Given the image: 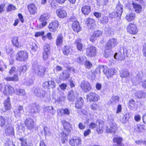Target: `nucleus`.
<instances>
[{
	"label": "nucleus",
	"instance_id": "69168bd1",
	"mask_svg": "<svg viewBox=\"0 0 146 146\" xmlns=\"http://www.w3.org/2000/svg\"><path fill=\"white\" fill-rule=\"evenodd\" d=\"M49 53L43 52L42 56L44 60H46L48 59V54Z\"/></svg>",
	"mask_w": 146,
	"mask_h": 146
},
{
	"label": "nucleus",
	"instance_id": "6e6d98bb",
	"mask_svg": "<svg viewBox=\"0 0 146 146\" xmlns=\"http://www.w3.org/2000/svg\"><path fill=\"white\" fill-rule=\"evenodd\" d=\"M84 64L85 65L86 67L88 68H90L92 66V64L91 62L86 60L85 62L84 63Z\"/></svg>",
	"mask_w": 146,
	"mask_h": 146
},
{
	"label": "nucleus",
	"instance_id": "412c9836",
	"mask_svg": "<svg viewBox=\"0 0 146 146\" xmlns=\"http://www.w3.org/2000/svg\"><path fill=\"white\" fill-rule=\"evenodd\" d=\"M86 23L89 28L93 29L96 27L95 21L92 18L87 19L86 21Z\"/></svg>",
	"mask_w": 146,
	"mask_h": 146
},
{
	"label": "nucleus",
	"instance_id": "2eb2a0df",
	"mask_svg": "<svg viewBox=\"0 0 146 146\" xmlns=\"http://www.w3.org/2000/svg\"><path fill=\"white\" fill-rule=\"evenodd\" d=\"M56 13L58 17L60 19L66 18L67 16L66 11L62 8H60L57 9Z\"/></svg>",
	"mask_w": 146,
	"mask_h": 146
},
{
	"label": "nucleus",
	"instance_id": "864d4df0",
	"mask_svg": "<svg viewBox=\"0 0 146 146\" xmlns=\"http://www.w3.org/2000/svg\"><path fill=\"white\" fill-rule=\"evenodd\" d=\"M5 119L2 116H0V126L2 127L5 125Z\"/></svg>",
	"mask_w": 146,
	"mask_h": 146
},
{
	"label": "nucleus",
	"instance_id": "de8ad7c7",
	"mask_svg": "<svg viewBox=\"0 0 146 146\" xmlns=\"http://www.w3.org/2000/svg\"><path fill=\"white\" fill-rule=\"evenodd\" d=\"M63 52L64 54L66 55H68L70 53V47L68 46H66L63 49Z\"/></svg>",
	"mask_w": 146,
	"mask_h": 146
},
{
	"label": "nucleus",
	"instance_id": "f257e3e1",
	"mask_svg": "<svg viewBox=\"0 0 146 146\" xmlns=\"http://www.w3.org/2000/svg\"><path fill=\"white\" fill-rule=\"evenodd\" d=\"M62 122L64 123V132L61 133L60 137L63 140L62 143H64L65 141L67 139V135L70 134V130L72 129L71 124L68 122H66L65 120L62 121Z\"/></svg>",
	"mask_w": 146,
	"mask_h": 146
},
{
	"label": "nucleus",
	"instance_id": "b1692460",
	"mask_svg": "<svg viewBox=\"0 0 146 146\" xmlns=\"http://www.w3.org/2000/svg\"><path fill=\"white\" fill-rule=\"evenodd\" d=\"M82 39L79 38L77 39L74 42L76 44L77 49L80 51H83V48H84L83 45L81 43Z\"/></svg>",
	"mask_w": 146,
	"mask_h": 146
},
{
	"label": "nucleus",
	"instance_id": "1a4fd4ad",
	"mask_svg": "<svg viewBox=\"0 0 146 146\" xmlns=\"http://www.w3.org/2000/svg\"><path fill=\"white\" fill-rule=\"evenodd\" d=\"M127 32L130 34L134 35L138 32L136 25L134 24L129 23L127 27Z\"/></svg>",
	"mask_w": 146,
	"mask_h": 146
},
{
	"label": "nucleus",
	"instance_id": "0eeeda50",
	"mask_svg": "<svg viewBox=\"0 0 146 146\" xmlns=\"http://www.w3.org/2000/svg\"><path fill=\"white\" fill-rule=\"evenodd\" d=\"M50 17L48 13H44L41 15L40 17L39 20L41 22L40 24L38 25V27L39 28L41 29L44 27L47 23L45 20L48 19Z\"/></svg>",
	"mask_w": 146,
	"mask_h": 146
},
{
	"label": "nucleus",
	"instance_id": "338daca9",
	"mask_svg": "<svg viewBox=\"0 0 146 146\" xmlns=\"http://www.w3.org/2000/svg\"><path fill=\"white\" fill-rule=\"evenodd\" d=\"M16 71V68L15 67H12L9 72V73L11 75L13 73H14Z\"/></svg>",
	"mask_w": 146,
	"mask_h": 146
},
{
	"label": "nucleus",
	"instance_id": "e433bc0d",
	"mask_svg": "<svg viewBox=\"0 0 146 146\" xmlns=\"http://www.w3.org/2000/svg\"><path fill=\"white\" fill-rule=\"evenodd\" d=\"M104 30L105 33L108 35H111L113 33V29L109 26L106 27Z\"/></svg>",
	"mask_w": 146,
	"mask_h": 146
},
{
	"label": "nucleus",
	"instance_id": "c03bdc74",
	"mask_svg": "<svg viewBox=\"0 0 146 146\" xmlns=\"http://www.w3.org/2000/svg\"><path fill=\"white\" fill-rule=\"evenodd\" d=\"M100 69H102L103 73L107 76L108 74V68L106 66H104L102 65H100Z\"/></svg>",
	"mask_w": 146,
	"mask_h": 146
},
{
	"label": "nucleus",
	"instance_id": "2f4dec72",
	"mask_svg": "<svg viewBox=\"0 0 146 146\" xmlns=\"http://www.w3.org/2000/svg\"><path fill=\"white\" fill-rule=\"evenodd\" d=\"M132 5L135 12L139 13L141 11L142 7L140 5L134 2L132 3Z\"/></svg>",
	"mask_w": 146,
	"mask_h": 146
},
{
	"label": "nucleus",
	"instance_id": "79ce46f5",
	"mask_svg": "<svg viewBox=\"0 0 146 146\" xmlns=\"http://www.w3.org/2000/svg\"><path fill=\"white\" fill-rule=\"evenodd\" d=\"M76 60L80 64H83L86 60V57L84 56H79L77 57Z\"/></svg>",
	"mask_w": 146,
	"mask_h": 146
},
{
	"label": "nucleus",
	"instance_id": "72a5a7b5",
	"mask_svg": "<svg viewBox=\"0 0 146 146\" xmlns=\"http://www.w3.org/2000/svg\"><path fill=\"white\" fill-rule=\"evenodd\" d=\"M135 17V15L132 13L127 14L126 17V19L129 21H130L134 19Z\"/></svg>",
	"mask_w": 146,
	"mask_h": 146
},
{
	"label": "nucleus",
	"instance_id": "bb28decb",
	"mask_svg": "<svg viewBox=\"0 0 146 146\" xmlns=\"http://www.w3.org/2000/svg\"><path fill=\"white\" fill-rule=\"evenodd\" d=\"M117 129L116 125L115 124L113 123L111 124L110 125V127H106V132L108 133H114Z\"/></svg>",
	"mask_w": 146,
	"mask_h": 146
},
{
	"label": "nucleus",
	"instance_id": "f3484780",
	"mask_svg": "<svg viewBox=\"0 0 146 146\" xmlns=\"http://www.w3.org/2000/svg\"><path fill=\"white\" fill-rule=\"evenodd\" d=\"M81 140L79 137L74 138L69 140V143L72 146H77L81 143Z\"/></svg>",
	"mask_w": 146,
	"mask_h": 146
},
{
	"label": "nucleus",
	"instance_id": "393cba45",
	"mask_svg": "<svg viewBox=\"0 0 146 146\" xmlns=\"http://www.w3.org/2000/svg\"><path fill=\"white\" fill-rule=\"evenodd\" d=\"M3 92L6 95H11L14 93V89L10 85H8L5 87Z\"/></svg>",
	"mask_w": 146,
	"mask_h": 146
},
{
	"label": "nucleus",
	"instance_id": "f704fd0d",
	"mask_svg": "<svg viewBox=\"0 0 146 146\" xmlns=\"http://www.w3.org/2000/svg\"><path fill=\"white\" fill-rule=\"evenodd\" d=\"M69 77V75L67 73L66 70H64L60 76V78L63 80H66Z\"/></svg>",
	"mask_w": 146,
	"mask_h": 146
},
{
	"label": "nucleus",
	"instance_id": "774afa93",
	"mask_svg": "<svg viewBox=\"0 0 146 146\" xmlns=\"http://www.w3.org/2000/svg\"><path fill=\"white\" fill-rule=\"evenodd\" d=\"M64 113L65 115H69L70 114V111L69 109L67 108L64 109Z\"/></svg>",
	"mask_w": 146,
	"mask_h": 146
},
{
	"label": "nucleus",
	"instance_id": "c85d7f7f",
	"mask_svg": "<svg viewBox=\"0 0 146 146\" xmlns=\"http://www.w3.org/2000/svg\"><path fill=\"white\" fill-rule=\"evenodd\" d=\"M83 100L82 98H78L76 102L75 107L78 109L81 108L83 105Z\"/></svg>",
	"mask_w": 146,
	"mask_h": 146
},
{
	"label": "nucleus",
	"instance_id": "6ab92c4d",
	"mask_svg": "<svg viewBox=\"0 0 146 146\" xmlns=\"http://www.w3.org/2000/svg\"><path fill=\"white\" fill-rule=\"evenodd\" d=\"M35 95L38 97L44 98L45 96L46 92L42 89L36 88L34 91Z\"/></svg>",
	"mask_w": 146,
	"mask_h": 146
},
{
	"label": "nucleus",
	"instance_id": "ddd939ff",
	"mask_svg": "<svg viewBox=\"0 0 146 146\" xmlns=\"http://www.w3.org/2000/svg\"><path fill=\"white\" fill-rule=\"evenodd\" d=\"M87 98L90 102H95L99 100L100 97L95 93L91 92L87 95Z\"/></svg>",
	"mask_w": 146,
	"mask_h": 146
},
{
	"label": "nucleus",
	"instance_id": "4468645a",
	"mask_svg": "<svg viewBox=\"0 0 146 146\" xmlns=\"http://www.w3.org/2000/svg\"><path fill=\"white\" fill-rule=\"evenodd\" d=\"M5 133L6 136H10L14 135V127L11 125H8L5 129Z\"/></svg>",
	"mask_w": 146,
	"mask_h": 146
},
{
	"label": "nucleus",
	"instance_id": "37998d69",
	"mask_svg": "<svg viewBox=\"0 0 146 146\" xmlns=\"http://www.w3.org/2000/svg\"><path fill=\"white\" fill-rule=\"evenodd\" d=\"M30 47L33 51H35L37 50L38 49V47L36 44L34 42H31L30 43Z\"/></svg>",
	"mask_w": 146,
	"mask_h": 146
},
{
	"label": "nucleus",
	"instance_id": "7c9ffc66",
	"mask_svg": "<svg viewBox=\"0 0 146 146\" xmlns=\"http://www.w3.org/2000/svg\"><path fill=\"white\" fill-rule=\"evenodd\" d=\"M19 38L18 37L14 36L12 38V43L14 46L17 47H19L20 44L18 41Z\"/></svg>",
	"mask_w": 146,
	"mask_h": 146
},
{
	"label": "nucleus",
	"instance_id": "13d9d810",
	"mask_svg": "<svg viewBox=\"0 0 146 146\" xmlns=\"http://www.w3.org/2000/svg\"><path fill=\"white\" fill-rule=\"evenodd\" d=\"M103 24H106L108 22V18L106 16L103 17L101 20Z\"/></svg>",
	"mask_w": 146,
	"mask_h": 146
},
{
	"label": "nucleus",
	"instance_id": "09e8293b",
	"mask_svg": "<svg viewBox=\"0 0 146 146\" xmlns=\"http://www.w3.org/2000/svg\"><path fill=\"white\" fill-rule=\"evenodd\" d=\"M16 9V7L15 6L12 4H9L7 6L6 10L7 12H9L12 10H15Z\"/></svg>",
	"mask_w": 146,
	"mask_h": 146
},
{
	"label": "nucleus",
	"instance_id": "ea45409f",
	"mask_svg": "<svg viewBox=\"0 0 146 146\" xmlns=\"http://www.w3.org/2000/svg\"><path fill=\"white\" fill-rule=\"evenodd\" d=\"M18 70L19 71L20 75L23 74L27 70V68L25 66H21L18 68Z\"/></svg>",
	"mask_w": 146,
	"mask_h": 146
},
{
	"label": "nucleus",
	"instance_id": "9b49d317",
	"mask_svg": "<svg viewBox=\"0 0 146 146\" xmlns=\"http://www.w3.org/2000/svg\"><path fill=\"white\" fill-rule=\"evenodd\" d=\"M86 55L87 56L92 57H94L96 55V47L91 46L86 49Z\"/></svg>",
	"mask_w": 146,
	"mask_h": 146
},
{
	"label": "nucleus",
	"instance_id": "a211bd4d",
	"mask_svg": "<svg viewBox=\"0 0 146 146\" xmlns=\"http://www.w3.org/2000/svg\"><path fill=\"white\" fill-rule=\"evenodd\" d=\"M78 94L77 92L73 90H71L68 93V98L70 101H73L78 97Z\"/></svg>",
	"mask_w": 146,
	"mask_h": 146
},
{
	"label": "nucleus",
	"instance_id": "bf43d9fd",
	"mask_svg": "<svg viewBox=\"0 0 146 146\" xmlns=\"http://www.w3.org/2000/svg\"><path fill=\"white\" fill-rule=\"evenodd\" d=\"M59 87L62 90H64L67 87V85L66 83H62L59 85Z\"/></svg>",
	"mask_w": 146,
	"mask_h": 146
},
{
	"label": "nucleus",
	"instance_id": "603ef678",
	"mask_svg": "<svg viewBox=\"0 0 146 146\" xmlns=\"http://www.w3.org/2000/svg\"><path fill=\"white\" fill-rule=\"evenodd\" d=\"M135 129L137 131H142L143 129V126L140 124H138L135 126Z\"/></svg>",
	"mask_w": 146,
	"mask_h": 146
},
{
	"label": "nucleus",
	"instance_id": "a18cd8bd",
	"mask_svg": "<svg viewBox=\"0 0 146 146\" xmlns=\"http://www.w3.org/2000/svg\"><path fill=\"white\" fill-rule=\"evenodd\" d=\"M109 0H97L98 5H106L108 3Z\"/></svg>",
	"mask_w": 146,
	"mask_h": 146
},
{
	"label": "nucleus",
	"instance_id": "7ed1b4c3",
	"mask_svg": "<svg viewBox=\"0 0 146 146\" xmlns=\"http://www.w3.org/2000/svg\"><path fill=\"white\" fill-rule=\"evenodd\" d=\"M33 69L38 76L42 77L44 74V72L46 70L45 68L43 66H38L37 65H34Z\"/></svg>",
	"mask_w": 146,
	"mask_h": 146
},
{
	"label": "nucleus",
	"instance_id": "9d476101",
	"mask_svg": "<svg viewBox=\"0 0 146 146\" xmlns=\"http://www.w3.org/2000/svg\"><path fill=\"white\" fill-rule=\"evenodd\" d=\"M80 86L82 90L86 92H88L92 88V86L90 83L86 81L81 82Z\"/></svg>",
	"mask_w": 146,
	"mask_h": 146
},
{
	"label": "nucleus",
	"instance_id": "f03ea898",
	"mask_svg": "<svg viewBox=\"0 0 146 146\" xmlns=\"http://www.w3.org/2000/svg\"><path fill=\"white\" fill-rule=\"evenodd\" d=\"M28 58V54L26 51H20L16 55V59L20 61H24Z\"/></svg>",
	"mask_w": 146,
	"mask_h": 146
},
{
	"label": "nucleus",
	"instance_id": "49530a36",
	"mask_svg": "<svg viewBox=\"0 0 146 146\" xmlns=\"http://www.w3.org/2000/svg\"><path fill=\"white\" fill-rule=\"evenodd\" d=\"M16 93L17 94L20 96H25V93L24 90L21 89H17L16 90Z\"/></svg>",
	"mask_w": 146,
	"mask_h": 146
},
{
	"label": "nucleus",
	"instance_id": "3c124183",
	"mask_svg": "<svg viewBox=\"0 0 146 146\" xmlns=\"http://www.w3.org/2000/svg\"><path fill=\"white\" fill-rule=\"evenodd\" d=\"M116 72V70L114 68H110L108 71V75L110 76H113Z\"/></svg>",
	"mask_w": 146,
	"mask_h": 146
},
{
	"label": "nucleus",
	"instance_id": "5701e85b",
	"mask_svg": "<svg viewBox=\"0 0 146 146\" xmlns=\"http://www.w3.org/2000/svg\"><path fill=\"white\" fill-rule=\"evenodd\" d=\"M3 104L4 111H5L11 110V105L10 102V98L9 97H8L7 99L5 100Z\"/></svg>",
	"mask_w": 146,
	"mask_h": 146
},
{
	"label": "nucleus",
	"instance_id": "423d86ee",
	"mask_svg": "<svg viewBox=\"0 0 146 146\" xmlns=\"http://www.w3.org/2000/svg\"><path fill=\"white\" fill-rule=\"evenodd\" d=\"M123 6L120 3L118 4L114 11L112 12L111 15L112 18L117 17L119 16H121L123 12Z\"/></svg>",
	"mask_w": 146,
	"mask_h": 146
},
{
	"label": "nucleus",
	"instance_id": "f8f14e48",
	"mask_svg": "<svg viewBox=\"0 0 146 146\" xmlns=\"http://www.w3.org/2000/svg\"><path fill=\"white\" fill-rule=\"evenodd\" d=\"M25 123L28 129L29 130H32L35 127V122L33 119L28 117L25 121Z\"/></svg>",
	"mask_w": 146,
	"mask_h": 146
},
{
	"label": "nucleus",
	"instance_id": "58836bf2",
	"mask_svg": "<svg viewBox=\"0 0 146 146\" xmlns=\"http://www.w3.org/2000/svg\"><path fill=\"white\" fill-rule=\"evenodd\" d=\"M122 141V138L121 137H115L113 140V142L117 144V146H123V145L121 143Z\"/></svg>",
	"mask_w": 146,
	"mask_h": 146
},
{
	"label": "nucleus",
	"instance_id": "dca6fc26",
	"mask_svg": "<svg viewBox=\"0 0 146 146\" xmlns=\"http://www.w3.org/2000/svg\"><path fill=\"white\" fill-rule=\"evenodd\" d=\"M24 112L23 107L21 106L18 107L17 109L15 110L14 111L15 116L17 118H19L21 117L22 114Z\"/></svg>",
	"mask_w": 146,
	"mask_h": 146
},
{
	"label": "nucleus",
	"instance_id": "6e6552de",
	"mask_svg": "<svg viewBox=\"0 0 146 146\" xmlns=\"http://www.w3.org/2000/svg\"><path fill=\"white\" fill-rule=\"evenodd\" d=\"M118 44L117 40L115 38H111L110 39L106 44L105 48L107 50H110L115 47Z\"/></svg>",
	"mask_w": 146,
	"mask_h": 146
},
{
	"label": "nucleus",
	"instance_id": "8fccbe9b",
	"mask_svg": "<svg viewBox=\"0 0 146 146\" xmlns=\"http://www.w3.org/2000/svg\"><path fill=\"white\" fill-rule=\"evenodd\" d=\"M50 46L48 44H46L44 47L43 51L45 52L49 53L50 52Z\"/></svg>",
	"mask_w": 146,
	"mask_h": 146
},
{
	"label": "nucleus",
	"instance_id": "680f3d73",
	"mask_svg": "<svg viewBox=\"0 0 146 146\" xmlns=\"http://www.w3.org/2000/svg\"><path fill=\"white\" fill-rule=\"evenodd\" d=\"M120 54H121V56H120V54L119 53H118V54H116L114 56L115 58L116 59H118L121 60L122 59V55L121 53H120Z\"/></svg>",
	"mask_w": 146,
	"mask_h": 146
},
{
	"label": "nucleus",
	"instance_id": "4d7b16f0",
	"mask_svg": "<svg viewBox=\"0 0 146 146\" xmlns=\"http://www.w3.org/2000/svg\"><path fill=\"white\" fill-rule=\"evenodd\" d=\"M49 89L50 88H53L55 87L56 84L55 82L52 80L49 81Z\"/></svg>",
	"mask_w": 146,
	"mask_h": 146
},
{
	"label": "nucleus",
	"instance_id": "39448f33",
	"mask_svg": "<svg viewBox=\"0 0 146 146\" xmlns=\"http://www.w3.org/2000/svg\"><path fill=\"white\" fill-rule=\"evenodd\" d=\"M98 124H96L93 122H91L89 125L90 128L91 129L94 128L96 126V130L97 132L99 133H102L103 131V125L101 123V122L98 121Z\"/></svg>",
	"mask_w": 146,
	"mask_h": 146
},
{
	"label": "nucleus",
	"instance_id": "c756f323",
	"mask_svg": "<svg viewBox=\"0 0 146 146\" xmlns=\"http://www.w3.org/2000/svg\"><path fill=\"white\" fill-rule=\"evenodd\" d=\"M28 9L31 14H34L37 12V8L33 4L29 5L28 6Z\"/></svg>",
	"mask_w": 146,
	"mask_h": 146
},
{
	"label": "nucleus",
	"instance_id": "4be33fe9",
	"mask_svg": "<svg viewBox=\"0 0 146 146\" xmlns=\"http://www.w3.org/2000/svg\"><path fill=\"white\" fill-rule=\"evenodd\" d=\"M59 23L57 21H54L50 24L48 26L49 28L51 31H55L58 27Z\"/></svg>",
	"mask_w": 146,
	"mask_h": 146
},
{
	"label": "nucleus",
	"instance_id": "052dcab7",
	"mask_svg": "<svg viewBox=\"0 0 146 146\" xmlns=\"http://www.w3.org/2000/svg\"><path fill=\"white\" fill-rule=\"evenodd\" d=\"M91 108L92 110H98L99 108V105L96 104H92L91 106Z\"/></svg>",
	"mask_w": 146,
	"mask_h": 146
},
{
	"label": "nucleus",
	"instance_id": "473e14b6",
	"mask_svg": "<svg viewBox=\"0 0 146 146\" xmlns=\"http://www.w3.org/2000/svg\"><path fill=\"white\" fill-rule=\"evenodd\" d=\"M120 76L122 78H127L129 77L130 73L127 70L124 69L120 72Z\"/></svg>",
	"mask_w": 146,
	"mask_h": 146
},
{
	"label": "nucleus",
	"instance_id": "a19ab883",
	"mask_svg": "<svg viewBox=\"0 0 146 146\" xmlns=\"http://www.w3.org/2000/svg\"><path fill=\"white\" fill-rule=\"evenodd\" d=\"M16 129L17 130L20 132H23L25 130V128L23 124L21 123H19L16 126Z\"/></svg>",
	"mask_w": 146,
	"mask_h": 146
},
{
	"label": "nucleus",
	"instance_id": "20e7f679",
	"mask_svg": "<svg viewBox=\"0 0 146 146\" xmlns=\"http://www.w3.org/2000/svg\"><path fill=\"white\" fill-rule=\"evenodd\" d=\"M26 110L32 113H36L40 111L39 106L36 104L28 106L26 108Z\"/></svg>",
	"mask_w": 146,
	"mask_h": 146
},
{
	"label": "nucleus",
	"instance_id": "c9c22d12",
	"mask_svg": "<svg viewBox=\"0 0 146 146\" xmlns=\"http://www.w3.org/2000/svg\"><path fill=\"white\" fill-rule=\"evenodd\" d=\"M54 108L52 107L46 106L44 108V111H48L49 113L53 115H54L55 113V111L54 110Z\"/></svg>",
	"mask_w": 146,
	"mask_h": 146
},
{
	"label": "nucleus",
	"instance_id": "5fc2aeb1",
	"mask_svg": "<svg viewBox=\"0 0 146 146\" xmlns=\"http://www.w3.org/2000/svg\"><path fill=\"white\" fill-rule=\"evenodd\" d=\"M128 114H126L124 115L122 117V118L121 119V122L124 123L126 122L128 120Z\"/></svg>",
	"mask_w": 146,
	"mask_h": 146
},
{
	"label": "nucleus",
	"instance_id": "cd10ccee",
	"mask_svg": "<svg viewBox=\"0 0 146 146\" xmlns=\"http://www.w3.org/2000/svg\"><path fill=\"white\" fill-rule=\"evenodd\" d=\"M72 27L74 31L77 32L79 31L80 29L79 23L77 21H75L72 23Z\"/></svg>",
	"mask_w": 146,
	"mask_h": 146
},
{
	"label": "nucleus",
	"instance_id": "4c0bfd02",
	"mask_svg": "<svg viewBox=\"0 0 146 146\" xmlns=\"http://www.w3.org/2000/svg\"><path fill=\"white\" fill-rule=\"evenodd\" d=\"M63 37L61 35H59L57 36L56 40V44L58 46L61 45L63 42Z\"/></svg>",
	"mask_w": 146,
	"mask_h": 146
},
{
	"label": "nucleus",
	"instance_id": "a878e982",
	"mask_svg": "<svg viewBox=\"0 0 146 146\" xmlns=\"http://www.w3.org/2000/svg\"><path fill=\"white\" fill-rule=\"evenodd\" d=\"M91 11V7L88 5L83 6L82 8V13L85 15H88Z\"/></svg>",
	"mask_w": 146,
	"mask_h": 146
},
{
	"label": "nucleus",
	"instance_id": "e2e57ef3",
	"mask_svg": "<svg viewBox=\"0 0 146 146\" xmlns=\"http://www.w3.org/2000/svg\"><path fill=\"white\" fill-rule=\"evenodd\" d=\"M111 99L113 100V102L116 103L119 101V98L117 96H112Z\"/></svg>",
	"mask_w": 146,
	"mask_h": 146
},
{
	"label": "nucleus",
	"instance_id": "0e129e2a",
	"mask_svg": "<svg viewBox=\"0 0 146 146\" xmlns=\"http://www.w3.org/2000/svg\"><path fill=\"white\" fill-rule=\"evenodd\" d=\"M94 35L97 37L100 36L102 35V32L99 30L97 31L94 32Z\"/></svg>",
	"mask_w": 146,
	"mask_h": 146
},
{
	"label": "nucleus",
	"instance_id": "aec40b11",
	"mask_svg": "<svg viewBox=\"0 0 146 146\" xmlns=\"http://www.w3.org/2000/svg\"><path fill=\"white\" fill-rule=\"evenodd\" d=\"M19 140L21 141V146H31L32 144L31 141L29 138L22 137Z\"/></svg>",
	"mask_w": 146,
	"mask_h": 146
}]
</instances>
